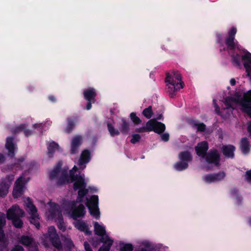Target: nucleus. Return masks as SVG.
I'll use <instances>...</instances> for the list:
<instances>
[{
	"instance_id": "49530a36",
	"label": "nucleus",
	"mask_w": 251,
	"mask_h": 251,
	"mask_svg": "<svg viewBox=\"0 0 251 251\" xmlns=\"http://www.w3.org/2000/svg\"><path fill=\"white\" fill-rule=\"evenodd\" d=\"M176 91L175 89L174 86L172 85L168 86L167 89V92L168 93L169 96L172 98H174L176 96Z\"/></svg>"
},
{
	"instance_id": "aec40b11",
	"label": "nucleus",
	"mask_w": 251,
	"mask_h": 251,
	"mask_svg": "<svg viewBox=\"0 0 251 251\" xmlns=\"http://www.w3.org/2000/svg\"><path fill=\"white\" fill-rule=\"evenodd\" d=\"M91 159V153L89 150L85 149L81 153L78 160V165L82 166L87 164Z\"/></svg>"
},
{
	"instance_id": "338daca9",
	"label": "nucleus",
	"mask_w": 251,
	"mask_h": 251,
	"mask_svg": "<svg viewBox=\"0 0 251 251\" xmlns=\"http://www.w3.org/2000/svg\"><path fill=\"white\" fill-rule=\"evenodd\" d=\"M14 176L13 175H8L6 176V179H7L10 183L14 179Z\"/></svg>"
},
{
	"instance_id": "f8f14e48",
	"label": "nucleus",
	"mask_w": 251,
	"mask_h": 251,
	"mask_svg": "<svg viewBox=\"0 0 251 251\" xmlns=\"http://www.w3.org/2000/svg\"><path fill=\"white\" fill-rule=\"evenodd\" d=\"M82 144V138L81 136L76 135L73 137L71 144L70 153L71 154L77 153Z\"/></svg>"
},
{
	"instance_id": "58836bf2",
	"label": "nucleus",
	"mask_w": 251,
	"mask_h": 251,
	"mask_svg": "<svg viewBox=\"0 0 251 251\" xmlns=\"http://www.w3.org/2000/svg\"><path fill=\"white\" fill-rule=\"evenodd\" d=\"M129 117L131 121L135 125H139L142 123L141 120L137 116L136 113L135 112H131L130 114Z\"/></svg>"
},
{
	"instance_id": "c756f323",
	"label": "nucleus",
	"mask_w": 251,
	"mask_h": 251,
	"mask_svg": "<svg viewBox=\"0 0 251 251\" xmlns=\"http://www.w3.org/2000/svg\"><path fill=\"white\" fill-rule=\"evenodd\" d=\"M48 154L49 156H52L55 151L59 148V145L54 141L50 143L48 146Z\"/></svg>"
},
{
	"instance_id": "473e14b6",
	"label": "nucleus",
	"mask_w": 251,
	"mask_h": 251,
	"mask_svg": "<svg viewBox=\"0 0 251 251\" xmlns=\"http://www.w3.org/2000/svg\"><path fill=\"white\" fill-rule=\"evenodd\" d=\"M188 164L182 161L176 162L174 166V168L177 171H183L188 167Z\"/></svg>"
},
{
	"instance_id": "f257e3e1",
	"label": "nucleus",
	"mask_w": 251,
	"mask_h": 251,
	"mask_svg": "<svg viewBox=\"0 0 251 251\" xmlns=\"http://www.w3.org/2000/svg\"><path fill=\"white\" fill-rule=\"evenodd\" d=\"M236 33V27L232 26L228 31V36L225 38V43L226 47H224V50L229 51H234L236 49L240 50V45L235 37Z\"/></svg>"
},
{
	"instance_id": "4d7b16f0",
	"label": "nucleus",
	"mask_w": 251,
	"mask_h": 251,
	"mask_svg": "<svg viewBox=\"0 0 251 251\" xmlns=\"http://www.w3.org/2000/svg\"><path fill=\"white\" fill-rule=\"evenodd\" d=\"M170 136L169 133H165L161 135V139L162 141L168 142L169 140Z\"/></svg>"
},
{
	"instance_id": "a878e982",
	"label": "nucleus",
	"mask_w": 251,
	"mask_h": 251,
	"mask_svg": "<svg viewBox=\"0 0 251 251\" xmlns=\"http://www.w3.org/2000/svg\"><path fill=\"white\" fill-rule=\"evenodd\" d=\"M10 185L7 183L5 180L0 182V197L4 198L8 193Z\"/></svg>"
},
{
	"instance_id": "2eb2a0df",
	"label": "nucleus",
	"mask_w": 251,
	"mask_h": 251,
	"mask_svg": "<svg viewBox=\"0 0 251 251\" xmlns=\"http://www.w3.org/2000/svg\"><path fill=\"white\" fill-rule=\"evenodd\" d=\"M165 82L168 83L171 85L173 86L175 89L176 91H179L180 89L183 88L184 83L181 81L179 82H176L175 80L172 77L171 75L169 73H166V77L165 78Z\"/></svg>"
},
{
	"instance_id": "680f3d73",
	"label": "nucleus",
	"mask_w": 251,
	"mask_h": 251,
	"mask_svg": "<svg viewBox=\"0 0 251 251\" xmlns=\"http://www.w3.org/2000/svg\"><path fill=\"white\" fill-rule=\"evenodd\" d=\"M87 103L86 106V109L87 110H89L91 109L92 108V103H94L96 101V100H93V101H87Z\"/></svg>"
},
{
	"instance_id": "09e8293b",
	"label": "nucleus",
	"mask_w": 251,
	"mask_h": 251,
	"mask_svg": "<svg viewBox=\"0 0 251 251\" xmlns=\"http://www.w3.org/2000/svg\"><path fill=\"white\" fill-rule=\"evenodd\" d=\"M65 245L66 248L69 250H71L74 247L73 242L71 239L66 238L65 240Z\"/></svg>"
},
{
	"instance_id": "052dcab7",
	"label": "nucleus",
	"mask_w": 251,
	"mask_h": 251,
	"mask_svg": "<svg viewBox=\"0 0 251 251\" xmlns=\"http://www.w3.org/2000/svg\"><path fill=\"white\" fill-rule=\"evenodd\" d=\"M11 251H24V249L22 246L17 245L14 246Z\"/></svg>"
},
{
	"instance_id": "bb28decb",
	"label": "nucleus",
	"mask_w": 251,
	"mask_h": 251,
	"mask_svg": "<svg viewBox=\"0 0 251 251\" xmlns=\"http://www.w3.org/2000/svg\"><path fill=\"white\" fill-rule=\"evenodd\" d=\"M151 121L149 120L146 124L145 126H142L139 128H137L135 129V131L138 133H143L146 132L151 131L152 125H151Z\"/></svg>"
},
{
	"instance_id": "1a4fd4ad",
	"label": "nucleus",
	"mask_w": 251,
	"mask_h": 251,
	"mask_svg": "<svg viewBox=\"0 0 251 251\" xmlns=\"http://www.w3.org/2000/svg\"><path fill=\"white\" fill-rule=\"evenodd\" d=\"M25 183V178L23 176H21L17 179L13 191V196L14 198L20 197L23 194Z\"/></svg>"
},
{
	"instance_id": "4c0bfd02",
	"label": "nucleus",
	"mask_w": 251,
	"mask_h": 251,
	"mask_svg": "<svg viewBox=\"0 0 251 251\" xmlns=\"http://www.w3.org/2000/svg\"><path fill=\"white\" fill-rule=\"evenodd\" d=\"M21 216H18L12 220V223L13 226L17 228H21L23 226L24 223L20 219Z\"/></svg>"
},
{
	"instance_id": "ddd939ff",
	"label": "nucleus",
	"mask_w": 251,
	"mask_h": 251,
	"mask_svg": "<svg viewBox=\"0 0 251 251\" xmlns=\"http://www.w3.org/2000/svg\"><path fill=\"white\" fill-rule=\"evenodd\" d=\"M235 150V147L230 144L223 145L221 149L222 152L226 157L232 159L234 157Z\"/></svg>"
},
{
	"instance_id": "7ed1b4c3",
	"label": "nucleus",
	"mask_w": 251,
	"mask_h": 251,
	"mask_svg": "<svg viewBox=\"0 0 251 251\" xmlns=\"http://www.w3.org/2000/svg\"><path fill=\"white\" fill-rule=\"evenodd\" d=\"M68 206L71 212V216L75 220L78 218L83 217L86 214L85 208L83 204H79L78 206L74 201L68 202Z\"/></svg>"
},
{
	"instance_id": "4be33fe9",
	"label": "nucleus",
	"mask_w": 251,
	"mask_h": 251,
	"mask_svg": "<svg viewBox=\"0 0 251 251\" xmlns=\"http://www.w3.org/2000/svg\"><path fill=\"white\" fill-rule=\"evenodd\" d=\"M189 124L192 127L197 128V132H203L206 130V125L203 123H200L198 120L192 119L190 121Z\"/></svg>"
},
{
	"instance_id": "39448f33",
	"label": "nucleus",
	"mask_w": 251,
	"mask_h": 251,
	"mask_svg": "<svg viewBox=\"0 0 251 251\" xmlns=\"http://www.w3.org/2000/svg\"><path fill=\"white\" fill-rule=\"evenodd\" d=\"M26 201V206L29 209L31 214L30 222L31 224L35 225L37 229H39L40 224L37 220L39 217V215L37 214V209L29 198H27Z\"/></svg>"
},
{
	"instance_id": "c03bdc74",
	"label": "nucleus",
	"mask_w": 251,
	"mask_h": 251,
	"mask_svg": "<svg viewBox=\"0 0 251 251\" xmlns=\"http://www.w3.org/2000/svg\"><path fill=\"white\" fill-rule=\"evenodd\" d=\"M113 243V241H110L107 244H103L99 249V251H109Z\"/></svg>"
},
{
	"instance_id": "de8ad7c7",
	"label": "nucleus",
	"mask_w": 251,
	"mask_h": 251,
	"mask_svg": "<svg viewBox=\"0 0 251 251\" xmlns=\"http://www.w3.org/2000/svg\"><path fill=\"white\" fill-rule=\"evenodd\" d=\"M25 160V158L23 157H21L16 159V162L14 164V166L16 168H18V169L22 170L23 168L21 166V163H23Z\"/></svg>"
},
{
	"instance_id": "13d9d810",
	"label": "nucleus",
	"mask_w": 251,
	"mask_h": 251,
	"mask_svg": "<svg viewBox=\"0 0 251 251\" xmlns=\"http://www.w3.org/2000/svg\"><path fill=\"white\" fill-rule=\"evenodd\" d=\"M213 104H214V107H215V112L216 113L218 114V115H220V107L218 106V105L216 103V100H213Z\"/></svg>"
},
{
	"instance_id": "bf43d9fd",
	"label": "nucleus",
	"mask_w": 251,
	"mask_h": 251,
	"mask_svg": "<svg viewBox=\"0 0 251 251\" xmlns=\"http://www.w3.org/2000/svg\"><path fill=\"white\" fill-rule=\"evenodd\" d=\"M24 133L26 137H28L33 134V131L31 129H27L26 127H25Z\"/></svg>"
},
{
	"instance_id": "4468645a",
	"label": "nucleus",
	"mask_w": 251,
	"mask_h": 251,
	"mask_svg": "<svg viewBox=\"0 0 251 251\" xmlns=\"http://www.w3.org/2000/svg\"><path fill=\"white\" fill-rule=\"evenodd\" d=\"M78 116H73L67 118V124L64 129V132L69 134L72 132L74 129L76 123L78 121Z\"/></svg>"
},
{
	"instance_id": "603ef678",
	"label": "nucleus",
	"mask_w": 251,
	"mask_h": 251,
	"mask_svg": "<svg viewBox=\"0 0 251 251\" xmlns=\"http://www.w3.org/2000/svg\"><path fill=\"white\" fill-rule=\"evenodd\" d=\"M216 42L218 43L220 47L223 46V35L221 33H217L216 34Z\"/></svg>"
},
{
	"instance_id": "9d476101",
	"label": "nucleus",
	"mask_w": 251,
	"mask_h": 251,
	"mask_svg": "<svg viewBox=\"0 0 251 251\" xmlns=\"http://www.w3.org/2000/svg\"><path fill=\"white\" fill-rule=\"evenodd\" d=\"M25 212L18 205H13L8 209L6 213V218L8 220H11L18 216L23 217Z\"/></svg>"
},
{
	"instance_id": "20e7f679",
	"label": "nucleus",
	"mask_w": 251,
	"mask_h": 251,
	"mask_svg": "<svg viewBox=\"0 0 251 251\" xmlns=\"http://www.w3.org/2000/svg\"><path fill=\"white\" fill-rule=\"evenodd\" d=\"M204 158L208 164L216 167H219L220 165L221 155L217 149L210 150Z\"/></svg>"
},
{
	"instance_id": "0e129e2a",
	"label": "nucleus",
	"mask_w": 251,
	"mask_h": 251,
	"mask_svg": "<svg viewBox=\"0 0 251 251\" xmlns=\"http://www.w3.org/2000/svg\"><path fill=\"white\" fill-rule=\"evenodd\" d=\"M83 197L77 195L76 200L74 201L76 205H77V203L82 202L83 201Z\"/></svg>"
},
{
	"instance_id": "423d86ee",
	"label": "nucleus",
	"mask_w": 251,
	"mask_h": 251,
	"mask_svg": "<svg viewBox=\"0 0 251 251\" xmlns=\"http://www.w3.org/2000/svg\"><path fill=\"white\" fill-rule=\"evenodd\" d=\"M70 178L71 182H74L73 188L75 191L86 187L87 184L84 178L82 176L75 175L72 171H70Z\"/></svg>"
},
{
	"instance_id": "37998d69",
	"label": "nucleus",
	"mask_w": 251,
	"mask_h": 251,
	"mask_svg": "<svg viewBox=\"0 0 251 251\" xmlns=\"http://www.w3.org/2000/svg\"><path fill=\"white\" fill-rule=\"evenodd\" d=\"M171 75L172 77L174 78V80L181 81L182 79L180 73L178 71H173L171 73H169Z\"/></svg>"
},
{
	"instance_id": "cd10ccee",
	"label": "nucleus",
	"mask_w": 251,
	"mask_h": 251,
	"mask_svg": "<svg viewBox=\"0 0 251 251\" xmlns=\"http://www.w3.org/2000/svg\"><path fill=\"white\" fill-rule=\"evenodd\" d=\"M244 55L241 56L239 53L233 54L231 56V61L232 64L237 67L241 66V60L243 61V65H244L245 61L243 60L242 57Z\"/></svg>"
},
{
	"instance_id": "6e6552de",
	"label": "nucleus",
	"mask_w": 251,
	"mask_h": 251,
	"mask_svg": "<svg viewBox=\"0 0 251 251\" xmlns=\"http://www.w3.org/2000/svg\"><path fill=\"white\" fill-rule=\"evenodd\" d=\"M226 176V174L223 171L217 173L207 174L202 177V179L207 183L219 182L223 180Z\"/></svg>"
},
{
	"instance_id": "6ab92c4d",
	"label": "nucleus",
	"mask_w": 251,
	"mask_h": 251,
	"mask_svg": "<svg viewBox=\"0 0 251 251\" xmlns=\"http://www.w3.org/2000/svg\"><path fill=\"white\" fill-rule=\"evenodd\" d=\"M239 148L244 155L248 154L250 152L251 145L247 137H243L241 139Z\"/></svg>"
},
{
	"instance_id": "393cba45",
	"label": "nucleus",
	"mask_w": 251,
	"mask_h": 251,
	"mask_svg": "<svg viewBox=\"0 0 251 251\" xmlns=\"http://www.w3.org/2000/svg\"><path fill=\"white\" fill-rule=\"evenodd\" d=\"M94 226L95 234L98 236H101L105 235L106 234L105 227L100 225L98 222H95Z\"/></svg>"
},
{
	"instance_id": "dca6fc26",
	"label": "nucleus",
	"mask_w": 251,
	"mask_h": 251,
	"mask_svg": "<svg viewBox=\"0 0 251 251\" xmlns=\"http://www.w3.org/2000/svg\"><path fill=\"white\" fill-rule=\"evenodd\" d=\"M150 121H152L151 125H152L151 131H153L157 134H161L165 131L166 126L164 124L158 122L156 119H151Z\"/></svg>"
},
{
	"instance_id": "5fc2aeb1",
	"label": "nucleus",
	"mask_w": 251,
	"mask_h": 251,
	"mask_svg": "<svg viewBox=\"0 0 251 251\" xmlns=\"http://www.w3.org/2000/svg\"><path fill=\"white\" fill-rule=\"evenodd\" d=\"M1 214L0 212V214ZM6 221L5 219V215L4 214H2V216H0V230H2V229L4 226L5 225Z\"/></svg>"
},
{
	"instance_id": "a18cd8bd",
	"label": "nucleus",
	"mask_w": 251,
	"mask_h": 251,
	"mask_svg": "<svg viewBox=\"0 0 251 251\" xmlns=\"http://www.w3.org/2000/svg\"><path fill=\"white\" fill-rule=\"evenodd\" d=\"M100 238L99 239V241L103 243V244H107L110 241H113L110 238V237L106 234L105 235L100 236Z\"/></svg>"
},
{
	"instance_id": "3c124183",
	"label": "nucleus",
	"mask_w": 251,
	"mask_h": 251,
	"mask_svg": "<svg viewBox=\"0 0 251 251\" xmlns=\"http://www.w3.org/2000/svg\"><path fill=\"white\" fill-rule=\"evenodd\" d=\"M77 195L78 196H81L82 197H84L89 192V190L88 189L86 188H82L78 189Z\"/></svg>"
},
{
	"instance_id": "864d4df0",
	"label": "nucleus",
	"mask_w": 251,
	"mask_h": 251,
	"mask_svg": "<svg viewBox=\"0 0 251 251\" xmlns=\"http://www.w3.org/2000/svg\"><path fill=\"white\" fill-rule=\"evenodd\" d=\"M57 226L59 229L64 231L66 230V227L64 226V224L63 222V219L62 217L59 220V222L57 224Z\"/></svg>"
},
{
	"instance_id": "69168bd1",
	"label": "nucleus",
	"mask_w": 251,
	"mask_h": 251,
	"mask_svg": "<svg viewBox=\"0 0 251 251\" xmlns=\"http://www.w3.org/2000/svg\"><path fill=\"white\" fill-rule=\"evenodd\" d=\"M238 192V190L236 188H232L230 191V193L232 195H237V196Z\"/></svg>"
},
{
	"instance_id": "a211bd4d",
	"label": "nucleus",
	"mask_w": 251,
	"mask_h": 251,
	"mask_svg": "<svg viewBox=\"0 0 251 251\" xmlns=\"http://www.w3.org/2000/svg\"><path fill=\"white\" fill-rule=\"evenodd\" d=\"M14 138L8 137L6 138L5 148L8 150V155L12 158L15 156V145L13 143Z\"/></svg>"
},
{
	"instance_id": "72a5a7b5",
	"label": "nucleus",
	"mask_w": 251,
	"mask_h": 251,
	"mask_svg": "<svg viewBox=\"0 0 251 251\" xmlns=\"http://www.w3.org/2000/svg\"><path fill=\"white\" fill-rule=\"evenodd\" d=\"M69 182L68 176L67 172H62L61 176L57 179L56 183L57 185L61 186Z\"/></svg>"
},
{
	"instance_id": "9b49d317",
	"label": "nucleus",
	"mask_w": 251,
	"mask_h": 251,
	"mask_svg": "<svg viewBox=\"0 0 251 251\" xmlns=\"http://www.w3.org/2000/svg\"><path fill=\"white\" fill-rule=\"evenodd\" d=\"M208 149V144L205 141L198 143L195 147V151L197 155L202 158H204L207 154Z\"/></svg>"
},
{
	"instance_id": "774afa93",
	"label": "nucleus",
	"mask_w": 251,
	"mask_h": 251,
	"mask_svg": "<svg viewBox=\"0 0 251 251\" xmlns=\"http://www.w3.org/2000/svg\"><path fill=\"white\" fill-rule=\"evenodd\" d=\"M247 131L249 133V136L251 138V123L248 126Z\"/></svg>"
},
{
	"instance_id": "c85d7f7f",
	"label": "nucleus",
	"mask_w": 251,
	"mask_h": 251,
	"mask_svg": "<svg viewBox=\"0 0 251 251\" xmlns=\"http://www.w3.org/2000/svg\"><path fill=\"white\" fill-rule=\"evenodd\" d=\"M19 242L22 245L29 247L30 246L33 242V239L26 235H22L21 236Z\"/></svg>"
},
{
	"instance_id": "e2e57ef3",
	"label": "nucleus",
	"mask_w": 251,
	"mask_h": 251,
	"mask_svg": "<svg viewBox=\"0 0 251 251\" xmlns=\"http://www.w3.org/2000/svg\"><path fill=\"white\" fill-rule=\"evenodd\" d=\"M84 248L86 251H93L90 245L87 242H84Z\"/></svg>"
},
{
	"instance_id": "2f4dec72",
	"label": "nucleus",
	"mask_w": 251,
	"mask_h": 251,
	"mask_svg": "<svg viewBox=\"0 0 251 251\" xmlns=\"http://www.w3.org/2000/svg\"><path fill=\"white\" fill-rule=\"evenodd\" d=\"M87 207L89 210L90 213L97 220H99L100 217V212L98 206H88Z\"/></svg>"
},
{
	"instance_id": "79ce46f5",
	"label": "nucleus",
	"mask_w": 251,
	"mask_h": 251,
	"mask_svg": "<svg viewBox=\"0 0 251 251\" xmlns=\"http://www.w3.org/2000/svg\"><path fill=\"white\" fill-rule=\"evenodd\" d=\"M25 127H26V125L25 124H22L18 126H16L13 130V132L16 134L19 133L22 131H24Z\"/></svg>"
},
{
	"instance_id": "f3484780",
	"label": "nucleus",
	"mask_w": 251,
	"mask_h": 251,
	"mask_svg": "<svg viewBox=\"0 0 251 251\" xmlns=\"http://www.w3.org/2000/svg\"><path fill=\"white\" fill-rule=\"evenodd\" d=\"M84 98L87 101L96 100L97 95L96 90L93 87L86 89L83 92Z\"/></svg>"
},
{
	"instance_id": "e433bc0d",
	"label": "nucleus",
	"mask_w": 251,
	"mask_h": 251,
	"mask_svg": "<svg viewBox=\"0 0 251 251\" xmlns=\"http://www.w3.org/2000/svg\"><path fill=\"white\" fill-rule=\"evenodd\" d=\"M133 246L130 243H125L121 242L120 243V251H133Z\"/></svg>"
},
{
	"instance_id": "a19ab883",
	"label": "nucleus",
	"mask_w": 251,
	"mask_h": 251,
	"mask_svg": "<svg viewBox=\"0 0 251 251\" xmlns=\"http://www.w3.org/2000/svg\"><path fill=\"white\" fill-rule=\"evenodd\" d=\"M234 100V99L232 97H227L225 98L224 103L226 109L233 108L232 102Z\"/></svg>"
},
{
	"instance_id": "8fccbe9b",
	"label": "nucleus",
	"mask_w": 251,
	"mask_h": 251,
	"mask_svg": "<svg viewBox=\"0 0 251 251\" xmlns=\"http://www.w3.org/2000/svg\"><path fill=\"white\" fill-rule=\"evenodd\" d=\"M141 136L138 134H134L132 136V138L130 140V142L132 144H136V143L139 142L141 139Z\"/></svg>"
},
{
	"instance_id": "6e6d98bb",
	"label": "nucleus",
	"mask_w": 251,
	"mask_h": 251,
	"mask_svg": "<svg viewBox=\"0 0 251 251\" xmlns=\"http://www.w3.org/2000/svg\"><path fill=\"white\" fill-rule=\"evenodd\" d=\"M245 179L248 182L251 183V170L246 172Z\"/></svg>"
},
{
	"instance_id": "0eeeda50",
	"label": "nucleus",
	"mask_w": 251,
	"mask_h": 251,
	"mask_svg": "<svg viewBox=\"0 0 251 251\" xmlns=\"http://www.w3.org/2000/svg\"><path fill=\"white\" fill-rule=\"evenodd\" d=\"M242 111L251 118V90L245 94L239 101Z\"/></svg>"
},
{
	"instance_id": "412c9836",
	"label": "nucleus",
	"mask_w": 251,
	"mask_h": 251,
	"mask_svg": "<svg viewBox=\"0 0 251 251\" xmlns=\"http://www.w3.org/2000/svg\"><path fill=\"white\" fill-rule=\"evenodd\" d=\"M75 226L80 231L85 232L87 235H90L91 234V232L89 230L87 223L83 221L78 220L75 224Z\"/></svg>"
},
{
	"instance_id": "c9c22d12",
	"label": "nucleus",
	"mask_w": 251,
	"mask_h": 251,
	"mask_svg": "<svg viewBox=\"0 0 251 251\" xmlns=\"http://www.w3.org/2000/svg\"><path fill=\"white\" fill-rule=\"evenodd\" d=\"M60 170L61 166L58 165L56 166L50 172L49 175L50 179V180H52L57 178L60 172Z\"/></svg>"
},
{
	"instance_id": "5701e85b",
	"label": "nucleus",
	"mask_w": 251,
	"mask_h": 251,
	"mask_svg": "<svg viewBox=\"0 0 251 251\" xmlns=\"http://www.w3.org/2000/svg\"><path fill=\"white\" fill-rule=\"evenodd\" d=\"M121 121L122 124L120 126H119L120 133H122V134L124 135H127L130 130L129 123L123 118L121 119Z\"/></svg>"
},
{
	"instance_id": "f03ea898",
	"label": "nucleus",
	"mask_w": 251,
	"mask_h": 251,
	"mask_svg": "<svg viewBox=\"0 0 251 251\" xmlns=\"http://www.w3.org/2000/svg\"><path fill=\"white\" fill-rule=\"evenodd\" d=\"M46 239H48L52 246L58 251L62 250V245L59 235L56 232V230L54 226H50L48 227V233L44 235Z\"/></svg>"
},
{
	"instance_id": "b1692460",
	"label": "nucleus",
	"mask_w": 251,
	"mask_h": 251,
	"mask_svg": "<svg viewBox=\"0 0 251 251\" xmlns=\"http://www.w3.org/2000/svg\"><path fill=\"white\" fill-rule=\"evenodd\" d=\"M178 158L180 160L187 162H191L193 160V157L191 153L188 151H181L178 154Z\"/></svg>"
},
{
	"instance_id": "ea45409f",
	"label": "nucleus",
	"mask_w": 251,
	"mask_h": 251,
	"mask_svg": "<svg viewBox=\"0 0 251 251\" xmlns=\"http://www.w3.org/2000/svg\"><path fill=\"white\" fill-rule=\"evenodd\" d=\"M143 115L147 119H150L153 114L151 106L145 108L142 112Z\"/></svg>"
},
{
	"instance_id": "f704fd0d",
	"label": "nucleus",
	"mask_w": 251,
	"mask_h": 251,
	"mask_svg": "<svg viewBox=\"0 0 251 251\" xmlns=\"http://www.w3.org/2000/svg\"><path fill=\"white\" fill-rule=\"evenodd\" d=\"M107 127L108 130V132L111 136L114 137L115 135H119L120 134V131L117 129H116L112 124L110 123H108L107 124Z\"/></svg>"
},
{
	"instance_id": "7c9ffc66",
	"label": "nucleus",
	"mask_w": 251,
	"mask_h": 251,
	"mask_svg": "<svg viewBox=\"0 0 251 251\" xmlns=\"http://www.w3.org/2000/svg\"><path fill=\"white\" fill-rule=\"evenodd\" d=\"M87 202L86 203V205L87 207L88 206H98V202H99V198L97 195H92L90 199H88L87 198H86Z\"/></svg>"
}]
</instances>
